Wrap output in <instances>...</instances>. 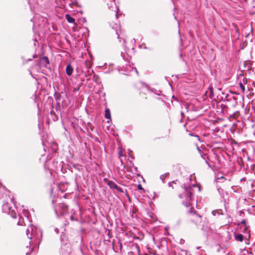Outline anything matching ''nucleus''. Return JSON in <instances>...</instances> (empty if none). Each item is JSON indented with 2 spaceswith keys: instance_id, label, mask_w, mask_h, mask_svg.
Returning a JSON list of instances; mask_svg holds the SVG:
<instances>
[{
  "instance_id": "nucleus-21",
  "label": "nucleus",
  "mask_w": 255,
  "mask_h": 255,
  "mask_svg": "<svg viewBox=\"0 0 255 255\" xmlns=\"http://www.w3.org/2000/svg\"><path fill=\"white\" fill-rule=\"evenodd\" d=\"M190 202L191 201H187L186 200V201H183L182 202V204L186 207H189L190 205H191V203H190Z\"/></svg>"
},
{
  "instance_id": "nucleus-23",
  "label": "nucleus",
  "mask_w": 255,
  "mask_h": 255,
  "mask_svg": "<svg viewBox=\"0 0 255 255\" xmlns=\"http://www.w3.org/2000/svg\"><path fill=\"white\" fill-rule=\"evenodd\" d=\"M219 180H222L223 182L226 180V178L225 177H224V176H221L218 177L216 178L217 182H219Z\"/></svg>"
},
{
  "instance_id": "nucleus-14",
  "label": "nucleus",
  "mask_w": 255,
  "mask_h": 255,
  "mask_svg": "<svg viewBox=\"0 0 255 255\" xmlns=\"http://www.w3.org/2000/svg\"><path fill=\"white\" fill-rule=\"evenodd\" d=\"M65 17L67 19V20L69 22V23H73L75 22V19L72 17L70 14H66L65 15Z\"/></svg>"
},
{
  "instance_id": "nucleus-27",
  "label": "nucleus",
  "mask_w": 255,
  "mask_h": 255,
  "mask_svg": "<svg viewBox=\"0 0 255 255\" xmlns=\"http://www.w3.org/2000/svg\"><path fill=\"white\" fill-rule=\"evenodd\" d=\"M10 215L13 218H15V213L14 210L11 211Z\"/></svg>"
},
{
  "instance_id": "nucleus-17",
  "label": "nucleus",
  "mask_w": 255,
  "mask_h": 255,
  "mask_svg": "<svg viewBox=\"0 0 255 255\" xmlns=\"http://www.w3.org/2000/svg\"><path fill=\"white\" fill-rule=\"evenodd\" d=\"M232 99L234 100V101H236L237 98L234 96H230L228 95V94H227L226 95L225 98V100H226V101H231Z\"/></svg>"
},
{
  "instance_id": "nucleus-15",
  "label": "nucleus",
  "mask_w": 255,
  "mask_h": 255,
  "mask_svg": "<svg viewBox=\"0 0 255 255\" xmlns=\"http://www.w3.org/2000/svg\"><path fill=\"white\" fill-rule=\"evenodd\" d=\"M105 117L107 119H111L110 110L108 108L106 109Z\"/></svg>"
},
{
  "instance_id": "nucleus-3",
  "label": "nucleus",
  "mask_w": 255,
  "mask_h": 255,
  "mask_svg": "<svg viewBox=\"0 0 255 255\" xmlns=\"http://www.w3.org/2000/svg\"><path fill=\"white\" fill-rule=\"evenodd\" d=\"M198 150L200 154V156L205 160V162L206 164L208 165V166L211 168L214 167L213 164H212L209 162L210 159L208 154L207 153L203 152L200 149H199V147H198Z\"/></svg>"
},
{
  "instance_id": "nucleus-25",
  "label": "nucleus",
  "mask_w": 255,
  "mask_h": 255,
  "mask_svg": "<svg viewBox=\"0 0 255 255\" xmlns=\"http://www.w3.org/2000/svg\"><path fill=\"white\" fill-rule=\"evenodd\" d=\"M239 85H240V87L241 88L243 92H245V87L244 86V85L242 83H240Z\"/></svg>"
},
{
  "instance_id": "nucleus-41",
  "label": "nucleus",
  "mask_w": 255,
  "mask_h": 255,
  "mask_svg": "<svg viewBox=\"0 0 255 255\" xmlns=\"http://www.w3.org/2000/svg\"><path fill=\"white\" fill-rule=\"evenodd\" d=\"M19 222H18V223H17V225H18V224H19Z\"/></svg>"
},
{
  "instance_id": "nucleus-18",
  "label": "nucleus",
  "mask_w": 255,
  "mask_h": 255,
  "mask_svg": "<svg viewBox=\"0 0 255 255\" xmlns=\"http://www.w3.org/2000/svg\"><path fill=\"white\" fill-rule=\"evenodd\" d=\"M50 114L53 116V120L54 121H58V117L53 110L51 111Z\"/></svg>"
},
{
  "instance_id": "nucleus-19",
  "label": "nucleus",
  "mask_w": 255,
  "mask_h": 255,
  "mask_svg": "<svg viewBox=\"0 0 255 255\" xmlns=\"http://www.w3.org/2000/svg\"><path fill=\"white\" fill-rule=\"evenodd\" d=\"M168 185L169 187H172V189L176 188L177 187L176 182L174 181L169 182Z\"/></svg>"
},
{
  "instance_id": "nucleus-38",
  "label": "nucleus",
  "mask_w": 255,
  "mask_h": 255,
  "mask_svg": "<svg viewBox=\"0 0 255 255\" xmlns=\"http://www.w3.org/2000/svg\"><path fill=\"white\" fill-rule=\"evenodd\" d=\"M112 246H113V249H114V242L112 243Z\"/></svg>"
},
{
  "instance_id": "nucleus-40",
  "label": "nucleus",
  "mask_w": 255,
  "mask_h": 255,
  "mask_svg": "<svg viewBox=\"0 0 255 255\" xmlns=\"http://www.w3.org/2000/svg\"><path fill=\"white\" fill-rule=\"evenodd\" d=\"M135 69L136 73L138 74V71H137V70H136V69L135 68Z\"/></svg>"
},
{
  "instance_id": "nucleus-9",
  "label": "nucleus",
  "mask_w": 255,
  "mask_h": 255,
  "mask_svg": "<svg viewBox=\"0 0 255 255\" xmlns=\"http://www.w3.org/2000/svg\"><path fill=\"white\" fill-rule=\"evenodd\" d=\"M59 208L61 210L62 214H66L68 210V206L64 203H61L59 204Z\"/></svg>"
},
{
  "instance_id": "nucleus-32",
  "label": "nucleus",
  "mask_w": 255,
  "mask_h": 255,
  "mask_svg": "<svg viewBox=\"0 0 255 255\" xmlns=\"http://www.w3.org/2000/svg\"><path fill=\"white\" fill-rule=\"evenodd\" d=\"M221 108H222V110H223L224 108H226V105H223V104H222V105H221Z\"/></svg>"
},
{
  "instance_id": "nucleus-26",
  "label": "nucleus",
  "mask_w": 255,
  "mask_h": 255,
  "mask_svg": "<svg viewBox=\"0 0 255 255\" xmlns=\"http://www.w3.org/2000/svg\"><path fill=\"white\" fill-rule=\"evenodd\" d=\"M240 113L239 112H237L235 113H234V115H231L230 116V118H232V117H234V118H236V117H238Z\"/></svg>"
},
{
  "instance_id": "nucleus-16",
  "label": "nucleus",
  "mask_w": 255,
  "mask_h": 255,
  "mask_svg": "<svg viewBox=\"0 0 255 255\" xmlns=\"http://www.w3.org/2000/svg\"><path fill=\"white\" fill-rule=\"evenodd\" d=\"M54 97L59 103L61 98V94L58 92H55L54 94Z\"/></svg>"
},
{
  "instance_id": "nucleus-8",
  "label": "nucleus",
  "mask_w": 255,
  "mask_h": 255,
  "mask_svg": "<svg viewBox=\"0 0 255 255\" xmlns=\"http://www.w3.org/2000/svg\"><path fill=\"white\" fill-rule=\"evenodd\" d=\"M118 154L120 160V162L121 163V165L123 166V167L122 169H121L120 171H118V172L120 174L124 175L125 173V168H126V165L124 164L122 159L120 158L121 157L124 156L121 149H120V150L118 151Z\"/></svg>"
},
{
  "instance_id": "nucleus-12",
  "label": "nucleus",
  "mask_w": 255,
  "mask_h": 255,
  "mask_svg": "<svg viewBox=\"0 0 255 255\" xmlns=\"http://www.w3.org/2000/svg\"><path fill=\"white\" fill-rule=\"evenodd\" d=\"M34 248L31 249V247H28V246H26L24 249L23 252L25 253L26 255H30L31 252L33 251Z\"/></svg>"
},
{
  "instance_id": "nucleus-30",
  "label": "nucleus",
  "mask_w": 255,
  "mask_h": 255,
  "mask_svg": "<svg viewBox=\"0 0 255 255\" xmlns=\"http://www.w3.org/2000/svg\"><path fill=\"white\" fill-rule=\"evenodd\" d=\"M179 197L180 198H185V197H184V193L179 195Z\"/></svg>"
},
{
  "instance_id": "nucleus-35",
  "label": "nucleus",
  "mask_w": 255,
  "mask_h": 255,
  "mask_svg": "<svg viewBox=\"0 0 255 255\" xmlns=\"http://www.w3.org/2000/svg\"><path fill=\"white\" fill-rule=\"evenodd\" d=\"M28 213V211H25L24 214H25V215L26 216H27V214Z\"/></svg>"
},
{
  "instance_id": "nucleus-10",
  "label": "nucleus",
  "mask_w": 255,
  "mask_h": 255,
  "mask_svg": "<svg viewBox=\"0 0 255 255\" xmlns=\"http://www.w3.org/2000/svg\"><path fill=\"white\" fill-rule=\"evenodd\" d=\"M73 71V68L71 66L70 64H68L67 65L66 68V72L67 75L70 76L72 75Z\"/></svg>"
},
{
  "instance_id": "nucleus-1",
  "label": "nucleus",
  "mask_w": 255,
  "mask_h": 255,
  "mask_svg": "<svg viewBox=\"0 0 255 255\" xmlns=\"http://www.w3.org/2000/svg\"><path fill=\"white\" fill-rule=\"evenodd\" d=\"M35 230L32 227L28 228L26 231V236L28 239H33L36 243H38L39 244L42 240V233L40 230H36L35 233Z\"/></svg>"
},
{
  "instance_id": "nucleus-28",
  "label": "nucleus",
  "mask_w": 255,
  "mask_h": 255,
  "mask_svg": "<svg viewBox=\"0 0 255 255\" xmlns=\"http://www.w3.org/2000/svg\"><path fill=\"white\" fill-rule=\"evenodd\" d=\"M137 188L140 190H144V189L143 188L142 185L140 184L137 185Z\"/></svg>"
},
{
  "instance_id": "nucleus-6",
  "label": "nucleus",
  "mask_w": 255,
  "mask_h": 255,
  "mask_svg": "<svg viewBox=\"0 0 255 255\" xmlns=\"http://www.w3.org/2000/svg\"><path fill=\"white\" fill-rule=\"evenodd\" d=\"M108 185L111 189L117 190L120 193H124V190L120 187H119L113 181L110 180L108 182Z\"/></svg>"
},
{
  "instance_id": "nucleus-39",
  "label": "nucleus",
  "mask_w": 255,
  "mask_h": 255,
  "mask_svg": "<svg viewBox=\"0 0 255 255\" xmlns=\"http://www.w3.org/2000/svg\"><path fill=\"white\" fill-rule=\"evenodd\" d=\"M181 114L182 116H183V115H184V114H183V113L182 112L181 113Z\"/></svg>"
},
{
  "instance_id": "nucleus-13",
  "label": "nucleus",
  "mask_w": 255,
  "mask_h": 255,
  "mask_svg": "<svg viewBox=\"0 0 255 255\" xmlns=\"http://www.w3.org/2000/svg\"><path fill=\"white\" fill-rule=\"evenodd\" d=\"M110 2L107 3V5H108L109 8H114L115 7L117 9V6L114 0H109Z\"/></svg>"
},
{
  "instance_id": "nucleus-4",
  "label": "nucleus",
  "mask_w": 255,
  "mask_h": 255,
  "mask_svg": "<svg viewBox=\"0 0 255 255\" xmlns=\"http://www.w3.org/2000/svg\"><path fill=\"white\" fill-rule=\"evenodd\" d=\"M185 189V193H184V197L187 201H191L192 199V196L193 195V193L192 192V191L193 190V189L190 187V186H187L186 187L185 186L184 187Z\"/></svg>"
},
{
  "instance_id": "nucleus-11",
  "label": "nucleus",
  "mask_w": 255,
  "mask_h": 255,
  "mask_svg": "<svg viewBox=\"0 0 255 255\" xmlns=\"http://www.w3.org/2000/svg\"><path fill=\"white\" fill-rule=\"evenodd\" d=\"M234 237L237 241L243 242L244 240V236L241 234L235 233Z\"/></svg>"
},
{
  "instance_id": "nucleus-20",
  "label": "nucleus",
  "mask_w": 255,
  "mask_h": 255,
  "mask_svg": "<svg viewBox=\"0 0 255 255\" xmlns=\"http://www.w3.org/2000/svg\"><path fill=\"white\" fill-rule=\"evenodd\" d=\"M169 174V173L168 172L165 173V174L160 175V179L162 181V182H164L165 178L167 177Z\"/></svg>"
},
{
  "instance_id": "nucleus-5",
  "label": "nucleus",
  "mask_w": 255,
  "mask_h": 255,
  "mask_svg": "<svg viewBox=\"0 0 255 255\" xmlns=\"http://www.w3.org/2000/svg\"><path fill=\"white\" fill-rule=\"evenodd\" d=\"M111 33L113 35L115 34L117 38L118 39H120V35L121 33L120 26L117 24H115L112 28Z\"/></svg>"
},
{
  "instance_id": "nucleus-33",
  "label": "nucleus",
  "mask_w": 255,
  "mask_h": 255,
  "mask_svg": "<svg viewBox=\"0 0 255 255\" xmlns=\"http://www.w3.org/2000/svg\"><path fill=\"white\" fill-rule=\"evenodd\" d=\"M107 235H108L109 238H111V236H110V231H108Z\"/></svg>"
},
{
  "instance_id": "nucleus-29",
  "label": "nucleus",
  "mask_w": 255,
  "mask_h": 255,
  "mask_svg": "<svg viewBox=\"0 0 255 255\" xmlns=\"http://www.w3.org/2000/svg\"><path fill=\"white\" fill-rule=\"evenodd\" d=\"M118 244L119 245L120 249L121 250L122 249V244L120 240L118 241Z\"/></svg>"
},
{
  "instance_id": "nucleus-42",
  "label": "nucleus",
  "mask_w": 255,
  "mask_h": 255,
  "mask_svg": "<svg viewBox=\"0 0 255 255\" xmlns=\"http://www.w3.org/2000/svg\"><path fill=\"white\" fill-rule=\"evenodd\" d=\"M247 0H244V1H246H246H247Z\"/></svg>"
},
{
  "instance_id": "nucleus-36",
  "label": "nucleus",
  "mask_w": 255,
  "mask_h": 255,
  "mask_svg": "<svg viewBox=\"0 0 255 255\" xmlns=\"http://www.w3.org/2000/svg\"><path fill=\"white\" fill-rule=\"evenodd\" d=\"M194 119H195V118H193V119H190L189 118V117H188V118H187V120H189V121L193 120H194Z\"/></svg>"
},
{
  "instance_id": "nucleus-22",
  "label": "nucleus",
  "mask_w": 255,
  "mask_h": 255,
  "mask_svg": "<svg viewBox=\"0 0 255 255\" xmlns=\"http://www.w3.org/2000/svg\"><path fill=\"white\" fill-rule=\"evenodd\" d=\"M210 93H209V97L210 98H213L214 97V93H213V89L212 87L210 88Z\"/></svg>"
},
{
  "instance_id": "nucleus-24",
  "label": "nucleus",
  "mask_w": 255,
  "mask_h": 255,
  "mask_svg": "<svg viewBox=\"0 0 255 255\" xmlns=\"http://www.w3.org/2000/svg\"><path fill=\"white\" fill-rule=\"evenodd\" d=\"M246 220L245 219H244L240 223V224H244L245 225V228L244 229L245 231L247 229V228H248V227L246 226Z\"/></svg>"
},
{
  "instance_id": "nucleus-34",
  "label": "nucleus",
  "mask_w": 255,
  "mask_h": 255,
  "mask_svg": "<svg viewBox=\"0 0 255 255\" xmlns=\"http://www.w3.org/2000/svg\"><path fill=\"white\" fill-rule=\"evenodd\" d=\"M252 173L255 175V169L254 168L252 169Z\"/></svg>"
},
{
  "instance_id": "nucleus-7",
  "label": "nucleus",
  "mask_w": 255,
  "mask_h": 255,
  "mask_svg": "<svg viewBox=\"0 0 255 255\" xmlns=\"http://www.w3.org/2000/svg\"><path fill=\"white\" fill-rule=\"evenodd\" d=\"M49 60L47 57L43 56L39 58V65L48 68V65H49Z\"/></svg>"
},
{
  "instance_id": "nucleus-2",
  "label": "nucleus",
  "mask_w": 255,
  "mask_h": 255,
  "mask_svg": "<svg viewBox=\"0 0 255 255\" xmlns=\"http://www.w3.org/2000/svg\"><path fill=\"white\" fill-rule=\"evenodd\" d=\"M188 213L191 215L190 220L192 222L198 225L201 222L202 216L198 214L197 212L191 207L188 211Z\"/></svg>"
},
{
  "instance_id": "nucleus-37",
  "label": "nucleus",
  "mask_w": 255,
  "mask_h": 255,
  "mask_svg": "<svg viewBox=\"0 0 255 255\" xmlns=\"http://www.w3.org/2000/svg\"><path fill=\"white\" fill-rule=\"evenodd\" d=\"M196 137L198 138L199 140H200V137L198 135H196Z\"/></svg>"
},
{
  "instance_id": "nucleus-31",
  "label": "nucleus",
  "mask_w": 255,
  "mask_h": 255,
  "mask_svg": "<svg viewBox=\"0 0 255 255\" xmlns=\"http://www.w3.org/2000/svg\"><path fill=\"white\" fill-rule=\"evenodd\" d=\"M97 78H98V77L97 76H96V75L94 76L93 79H94V81H96Z\"/></svg>"
}]
</instances>
